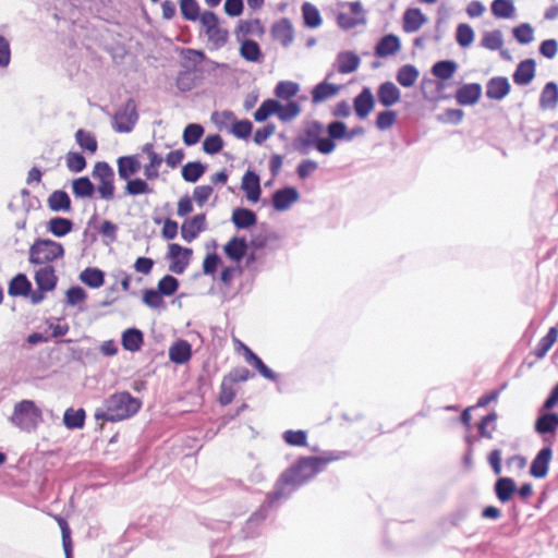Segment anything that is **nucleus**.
Returning <instances> with one entry per match:
<instances>
[{"label":"nucleus","mask_w":558,"mask_h":558,"mask_svg":"<svg viewBox=\"0 0 558 558\" xmlns=\"http://www.w3.org/2000/svg\"><path fill=\"white\" fill-rule=\"evenodd\" d=\"M420 76L418 70L412 64L402 65L397 72V82L403 87H412Z\"/></svg>","instance_id":"obj_41"},{"label":"nucleus","mask_w":558,"mask_h":558,"mask_svg":"<svg viewBox=\"0 0 558 558\" xmlns=\"http://www.w3.org/2000/svg\"><path fill=\"white\" fill-rule=\"evenodd\" d=\"M299 198V191L294 186H284L272 193L271 204L277 211H286L292 204L296 203Z\"/></svg>","instance_id":"obj_13"},{"label":"nucleus","mask_w":558,"mask_h":558,"mask_svg":"<svg viewBox=\"0 0 558 558\" xmlns=\"http://www.w3.org/2000/svg\"><path fill=\"white\" fill-rule=\"evenodd\" d=\"M121 344L125 351H140L144 344L143 331L135 327L125 329L121 336Z\"/></svg>","instance_id":"obj_21"},{"label":"nucleus","mask_w":558,"mask_h":558,"mask_svg":"<svg viewBox=\"0 0 558 558\" xmlns=\"http://www.w3.org/2000/svg\"><path fill=\"white\" fill-rule=\"evenodd\" d=\"M180 10L182 16L187 21H196L201 16L196 0H181Z\"/></svg>","instance_id":"obj_61"},{"label":"nucleus","mask_w":558,"mask_h":558,"mask_svg":"<svg viewBox=\"0 0 558 558\" xmlns=\"http://www.w3.org/2000/svg\"><path fill=\"white\" fill-rule=\"evenodd\" d=\"M328 137L327 140L345 141L347 142V125L341 121H332L327 126Z\"/></svg>","instance_id":"obj_59"},{"label":"nucleus","mask_w":558,"mask_h":558,"mask_svg":"<svg viewBox=\"0 0 558 558\" xmlns=\"http://www.w3.org/2000/svg\"><path fill=\"white\" fill-rule=\"evenodd\" d=\"M427 17L422 13L420 9H408L403 14V31L405 33L417 32L425 23Z\"/></svg>","instance_id":"obj_30"},{"label":"nucleus","mask_w":558,"mask_h":558,"mask_svg":"<svg viewBox=\"0 0 558 558\" xmlns=\"http://www.w3.org/2000/svg\"><path fill=\"white\" fill-rule=\"evenodd\" d=\"M504 45L502 33L498 29L492 32H485L481 39V46L485 49L496 51L501 49Z\"/></svg>","instance_id":"obj_50"},{"label":"nucleus","mask_w":558,"mask_h":558,"mask_svg":"<svg viewBox=\"0 0 558 558\" xmlns=\"http://www.w3.org/2000/svg\"><path fill=\"white\" fill-rule=\"evenodd\" d=\"M80 280L88 288L98 289L105 283V272L97 267H87L80 274Z\"/></svg>","instance_id":"obj_37"},{"label":"nucleus","mask_w":558,"mask_h":558,"mask_svg":"<svg viewBox=\"0 0 558 558\" xmlns=\"http://www.w3.org/2000/svg\"><path fill=\"white\" fill-rule=\"evenodd\" d=\"M278 110V100L276 99H267L262 102L259 108L254 113V119L257 122H264L270 116L276 114Z\"/></svg>","instance_id":"obj_57"},{"label":"nucleus","mask_w":558,"mask_h":558,"mask_svg":"<svg viewBox=\"0 0 558 558\" xmlns=\"http://www.w3.org/2000/svg\"><path fill=\"white\" fill-rule=\"evenodd\" d=\"M245 359L247 363L251 364L264 378L271 381L278 380V374L270 369L256 353L247 347H245Z\"/></svg>","instance_id":"obj_32"},{"label":"nucleus","mask_w":558,"mask_h":558,"mask_svg":"<svg viewBox=\"0 0 558 558\" xmlns=\"http://www.w3.org/2000/svg\"><path fill=\"white\" fill-rule=\"evenodd\" d=\"M349 12H340L337 15V23L342 29L349 31L359 25L366 24L365 11L360 1L350 2L348 4Z\"/></svg>","instance_id":"obj_11"},{"label":"nucleus","mask_w":558,"mask_h":558,"mask_svg":"<svg viewBox=\"0 0 558 558\" xmlns=\"http://www.w3.org/2000/svg\"><path fill=\"white\" fill-rule=\"evenodd\" d=\"M192 248L184 247L178 243H171L168 246L167 258L170 259L169 270L177 275H182L190 264Z\"/></svg>","instance_id":"obj_8"},{"label":"nucleus","mask_w":558,"mask_h":558,"mask_svg":"<svg viewBox=\"0 0 558 558\" xmlns=\"http://www.w3.org/2000/svg\"><path fill=\"white\" fill-rule=\"evenodd\" d=\"M179 287V280L172 275H165L157 283V289L167 298L175 294Z\"/></svg>","instance_id":"obj_53"},{"label":"nucleus","mask_w":558,"mask_h":558,"mask_svg":"<svg viewBox=\"0 0 558 558\" xmlns=\"http://www.w3.org/2000/svg\"><path fill=\"white\" fill-rule=\"evenodd\" d=\"M324 125L320 122H312L305 131L306 143L313 145L322 154H330L335 150L336 144L324 137Z\"/></svg>","instance_id":"obj_9"},{"label":"nucleus","mask_w":558,"mask_h":558,"mask_svg":"<svg viewBox=\"0 0 558 558\" xmlns=\"http://www.w3.org/2000/svg\"><path fill=\"white\" fill-rule=\"evenodd\" d=\"M204 134V128L197 123L187 124L183 131V142L186 146L195 145Z\"/></svg>","instance_id":"obj_55"},{"label":"nucleus","mask_w":558,"mask_h":558,"mask_svg":"<svg viewBox=\"0 0 558 558\" xmlns=\"http://www.w3.org/2000/svg\"><path fill=\"white\" fill-rule=\"evenodd\" d=\"M183 158L184 153L181 149L169 150L162 143H146L137 154L118 159V172L134 174L143 170L144 174H159L160 171L175 169Z\"/></svg>","instance_id":"obj_2"},{"label":"nucleus","mask_w":558,"mask_h":558,"mask_svg":"<svg viewBox=\"0 0 558 558\" xmlns=\"http://www.w3.org/2000/svg\"><path fill=\"white\" fill-rule=\"evenodd\" d=\"M283 441L292 447L307 446V432L304 429H287L282 433Z\"/></svg>","instance_id":"obj_49"},{"label":"nucleus","mask_w":558,"mask_h":558,"mask_svg":"<svg viewBox=\"0 0 558 558\" xmlns=\"http://www.w3.org/2000/svg\"><path fill=\"white\" fill-rule=\"evenodd\" d=\"M277 502H269V494L266 496L265 501L260 507L254 511L246 520L243 532L245 537L254 538L259 535L260 526L268 517L269 509L272 508Z\"/></svg>","instance_id":"obj_10"},{"label":"nucleus","mask_w":558,"mask_h":558,"mask_svg":"<svg viewBox=\"0 0 558 558\" xmlns=\"http://www.w3.org/2000/svg\"><path fill=\"white\" fill-rule=\"evenodd\" d=\"M534 76L535 61L533 59H526L518 64L512 77L517 85L524 86L531 83Z\"/></svg>","instance_id":"obj_27"},{"label":"nucleus","mask_w":558,"mask_h":558,"mask_svg":"<svg viewBox=\"0 0 558 558\" xmlns=\"http://www.w3.org/2000/svg\"><path fill=\"white\" fill-rule=\"evenodd\" d=\"M65 251L60 242L51 239L37 238L28 250V262L32 265L47 266L64 257Z\"/></svg>","instance_id":"obj_5"},{"label":"nucleus","mask_w":558,"mask_h":558,"mask_svg":"<svg viewBox=\"0 0 558 558\" xmlns=\"http://www.w3.org/2000/svg\"><path fill=\"white\" fill-rule=\"evenodd\" d=\"M474 38L475 33L469 24L461 23L457 26L456 40L460 47H470L473 44Z\"/></svg>","instance_id":"obj_52"},{"label":"nucleus","mask_w":558,"mask_h":558,"mask_svg":"<svg viewBox=\"0 0 558 558\" xmlns=\"http://www.w3.org/2000/svg\"><path fill=\"white\" fill-rule=\"evenodd\" d=\"M32 292V282L25 274L15 275L9 282L8 293L10 296L28 298Z\"/></svg>","instance_id":"obj_28"},{"label":"nucleus","mask_w":558,"mask_h":558,"mask_svg":"<svg viewBox=\"0 0 558 558\" xmlns=\"http://www.w3.org/2000/svg\"><path fill=\"white\" fill-rule=\"evenodd\" d=\"M253 124L248 120H241L233 122V126L229 130V133L234 135L236 138L245 140L252 133Z\"/></svg>","instance_id":"obj_64"},{"label":"nucleus","mask_w":558,"mask_h":558,"mask_svg":"<svg viewBox=\"0 0 558 558\" xmlns=\"http://www.w3.org/2000/svg\"><path fill=\"white\" fill-rule=\"evenodd\" d=\"M48 207L56 213H68L71 210V198L63 190L53 191L48 197Z\"/></svg>","instance_id":"obj_33"},{"label":"nucleus","mask_w":558,"mask_h":558,"mask_svg":"<svg viewBox=\"0 0 558 558\" xmlns=\"http://www.w3.org/2000/svg\"><path fill=\"white\" fill-rule=\"evenodd\" d=\"M143 303L154 310L165 307L163 295L157 288H149L143 291Z\"/></svg>","instance_id":"obj_54"},{"label":"nucleus","mask_w":558,"mask_h":558,"mask_svg":"<svg viewBox=\"0 0 558 558\" xmlns=\"http://www.w3.org/2000/svg\"><path fill=\"white\" fill-rule=\"evenodd\" d=\"M11 424L23 432H34L43 422V411L33 400L24 399L14 404Z\"/></svg>","instance_id":"obj_4"},{"label":"nucleus","mask_w":558,"mask_h":558,"mask_svg":"<svg viewBox=\"0 0 558 558\" xmlns=\"http://www.w3.org/2000/svg\"><path fill=\"white\" fill-rule=\"evenodd\" d=\"M494 493L501 504L509 502L517 493V484L512 477L499 476L494 484Z\"/></svg>","instance_id":"obj_18"},{"label":"nucleus","mask_w":558,"mask_h":558,"mask_svg":"<svg viewBox=\"0 0 558 558\" xmlns=\"http://www.w3.org/2000/svg\"><path fill=\"white\" fill-rule=\"evenodd\" d=\"M235 114L232 111L225 110L222 112H215L211 116L213 122L220 131H228L233 126Z\"/></svg>","instance_id":"obj_56"},{"label":"nucleus","mask_w":558,"mask_h":558,"mask_svg":"<svg viewBox=\"0 0 558 558\" xmlns=\"http://www.w3.org/2000/svg\"><path fill=\"white\" fill-rule=\"evenodd\" d=\"M337 69L341 74H349L357 70L361 60L359 56L352 51H343L337 56Z\"/></svg>","instance_id":"obj_31"},{"label":"nucleus","mask_w":558,"mask_h":558,"mask_svg":"<svg viewBox=\"0 0 558 558\" xmlns=\"http://www.w3.org/2000/svg\"><path fill=\"white\" fill-rule=\"evenodd\" d=\"M74 223L65 217H52L47 222V231L57 238H63L73 230Z\"/></svg>","instance_id":"obj_34"},{"label":"nucleus","mask_w":558,"mask_h":558,"mask_svg":"<svg viewBox=\"0 0 558 558\" xmlns=\"http://www.w3.org/2000/svg\"><path fill=\"white\" fill-rule=\"evenodd\" d=\"M340 90L336 84L322 82L317 84L312 90V101L317 105L335 97Z\"/></svg>","instance_id":"obj_35"},{"label":"nucleus","mask_w":558,"mask_h":558,"mask_svg":"<svg viewBox=\"0 0 558 558\" xmlns=\"http://www.w3.org/2000/svg\"><path fill=\"white\" fill-rule=\"evenodd\" d=\"M272 36L275 40L283 47H289L293 39V26L288 19H282L272 26Z\"/></svg>","instance_id":"obj_26"},{"label":"nucleus","mask_w":558,"mask_h":558,"mask_svg":"<svg viewBox=\"0 0 558 558\" xmlns=\"http://www.w3.org/2000/svg\"><path fill=\"white\" fill-rule=\"evenodd\" d=\"M302 17L304 25L308 28H318L323 23L319 10L311 2L303 3Z\"/></svg>","instance_id":"obj_40"},{"label":"nucleus","mask_w":558,"mask_h":558,"mask_svg":"<svg viewBox=\"0 0 558 558\" xmlns=\"http://www.w3.org/2000/svg\"><path fill=\"white\" fill-rule=\"evenodd\" d=\"M234 397L235 390L233 389V385L230 383V380L222 378L218 396V402L220 403V405L226 407L233 401Z\"/></svg>","instance_id":"obj_63"},{"label":"nucleus","mask_w":558,"mask_h":558,"mask_svg":"<svg viewBox=\"0 0 558 558\" xmlns=\"http://www.w3.org/2000/svg\"><path fill=\"white\" fill-rule=\"evenodd\" d=\"M206 229L205 214H198L186 219L181 226V236L186 242L195 240Z\"/></svg>","instance_id":"obj_14"},{"label":"nucleus","mask_w":558,"mask_h":558,"mask_svg":"<svg viewBox=\"0 0 558 558\" xmlns=\"http://www.w3.org/2000/svg\"><path fill=\"white\" fill-rule=\"evenodd\" d=\"M482 95V86L477 83L464 84L456 94L458 104L462 106H470L477 102Z\"/></svg>","instance_id":"obj_23"},{"label":"nucleus","mask_w":558,"mask_h":558,"mask_svg":"<svg viewBox=\"0 0 558 558\" xmlns=\"http://www.w3.org/2000/svg\"><path fill=\"white\" fill-rule=\"evenodd\" d=\"M400 49L401 43L399 37L389 34L379 39L375 47V54L379 58H387L397 53Z\"/></svg>","instance_id":"obj_25"},{"label":"nucleus","mask_w":558,"mask_h":558,"mask_svg":"<svg viewBox=\"0 0 558 558\" xmlns=\"http://www.w3.org/2000/svg\"><path fill=\"white\" fill-rule=\"evenodd\" d=\"M553 459L551 445L543 447L534 457L530 466V475L534 478H544L548 474L549 463Z\"/></svg>","instance_id":"obj_12"},{"label":"nucleus","mask_w":558,"mask_h":558,"mask_svg":"<svg viewBox=\"0 0 558 558\" xmlns=\"http://www.w3.org/2000/svg\"><path fill=\"white\" fill-rule=\"evenodd\" d=\"M86 413L85 410L80 408L74 410L69 408L63 414V424L68 429H80L85 425Z\"/></svg>","instance_id":"obj_39"},{"label":"nucleus","mask_w":558,"mask_h":558,"mask_svg":"<svg viewBox=\"0 0 558 558\" xmlns=\"http://www.w3.org/2000/svg\"><path fill=\"white\" fill-rule=\"evenodd\" d=\"M534 429L539 435H555L558 429V414L555 412L538 411Z\"/></svg>","instance_id":"obj_17"},{"label":"nucleus","mask_w":558,"mask_h":558,"mask_svg":"<svg viewBox=\"0 0 558 558\" xmlns=\"http://www.w3.org/2000/svg\"><path fill=\"white\" fill-rule=\"evenodd\" d=\"M354 111L360 119H365L373 110L375 100L369 88L364 87L354 98Z\"/></svg>","instance_id":"obj_20"},{"label":"nucleus","mask_w":558,"mask_h":558,"mask_svg":"<svg viewBox=\"0 0 558 558\" xmlns=\"http://www.w3.org/2000/svg\"><path fill=\"white\" fill-rule=\"evenodd\" d=\"M72 190L76 197H92L95 185L90 182L89 177H77L72 183Z\"/></svg>","instance_id":"obj_45"},{"label":"nucleus","mask_w":558,"mask_h":558,"mask_svg":"<svg viewBox=\"0 0 558 558\" xmlns=\"http://www.w3.org/2000/svg\"><path fill=\"white\" fill-rule=\"evenodd\" d=\"M142 407V401L128 391H119L110 395L101 407L95 410V418L106 422H119L134 416Z\"/></svg>","instance_id":"obj_3"},{"label":"nucleus","mask_w":558,"mask_h":558,"mask_svg":"<svg viewBox=\"0 0 558 558\" xmlns=\"http://www.w3.org/2000/svg\"><path fill=\"white\" fill-rule=\"evenodd\" d=\"M301 113V106L299 102L290 100L286 105L281 104L278 100V110L276 111V116L282 122H290L299 117Z\"/></svg>","instance_id":"obj_43"},{"label":"nucleus","mask_w":558,"mask_h":558,"mask_svg":"<svg viewBox=\"0 0 558 558\" xmlns=\"http://www.w3.org/2000/svg\"><path fill=\"white\" fill-rule=\"evenodd\" d=\"M558 105V85L555 82H548L539 97V107L543 110H553Z\"/></svg>","instance_id":"obj_36"},{"label":"nucleus","mask_w":558,"mask_h":558,"mask_svg":"<svg viewBox=\"0 0 558 558\" xmlns=\"http://www.w3.org/2000/svg\"><path fill=\"white\" fill-rule=\"evenodd\" d=\"M138 119L134 100L129 99L113 117V129L119 133H129Z\"/></svg>","instance_id":"obj_7"},{"label":"nucleus","mask_w":558,"mask_h":558,"mask_svg":"<svg viewBox=\"0 0 558 558\" xmlns=\"http://www.w3.org/2000/svg\"><path fill=\"white\" fill-rule=\"evenodd\" d=\"M457 68L453 60L438 61L432 66V74L440 80H449L456 73Z\"/></svg>","instance_id":"obj_44"},{"label":"nucleus","mask_w":558,"mask_h":558,"mask_svg":"<svg viewBox=\"0 0 558 558\" xmlns=\"http://www.w3.org/2000/svg\"><path fill=\"white\" fill-rule=\"evenodd\" d=\"M510 93V84L507 77L496 76L486 84V96L493 100H501Z\"/></svg>","instance_id":"obj_19"},{"label":"nucleus","mask_w":558,"mask_h":558,"mask_svg":"<svg viewBox=\"0 0 558 558\" xmlns=\"http://www.w3.org/2000/svg\"><path fill=\"white\" fill-rule=\"evenodd\" d=\"M59 526L61 529L62 535V546L64 550L65 558H72L73 545L71 539V529L65 519H58Z\"/></svg>","instance_id":"obj_58"},{"label":"nucleus","mask_w":558,"mask_h":558,"mask_svg":"<svg viewBox=\"0 0 558 558\" xmlns=\"http://www.w3.org/2000/svg\"><path fill=\"white\" fill-rule=\"evenodd\" d=\"M87 298L86 291L80 286H73L65 292V302L70 306H76L83 303Z\"/></svg>","instance_id":"obj_62"},{"label":"nucleus","mask_w":558,"mask_h":558,"mask_svg":"<svg viewBox=\"0 0 558 558\" xmlns=\"http://www.w3.org/2000/svg\"><path fill=\"white\" fill-rule=\"evenodd\" d=\"M248 242L244 236H232L225 245L226 256L234 263H240L247 253Z\"/></svg>","instance_id":"obj_15"},{"label":"nucleus","mask_w":558,"mask_h":558,"mask_svg":"<svg viewBox=\"0 0 558 558\" xmlns=\"http://www.w3.org/2000/svg\"><path fill=\"white\" fill-rule=\"evenodd\" d=\"M35 282L38 290L41 292H50L56 289L58 283V277L53 266H43L35 272Z\"/></svg>","instance_id":"obj_16"},{"label":"nucleus","mask_w":558,"mask_h":558,"mask_svg":"<svg viewBox=\"0 0 558 558\" xmlns=\"http://www.w3.org/2000/svg\"><path fill=\"white\" fill-rule=\"evenodd\" d=\"M122 179H126V185H125V192L129 195H142V194H148L151 193L153 190L149 187V185L144 181L143 179L135 177L134 179H131V177H121Z\"/></svg>","instance_id":"obj_51"},{"label":"nucleus","mask_w":558,"mask_h":558,"mask_svg":"<svg viewBox=\"0 0 558 558\" xmlns=\"http://www.w3.org/2000/svg\"><path fill=\"white\" fill-rule=\"evenodd\" d=\"M241 189L245 192L247 201L256 203L260 198V177H242Z\"/></svg>","instance_id":"obj_38"},{"label":"nucleus","mask_w":558,"mask_h":558,"mask_svg":"<svg viewBox=\"0 0 558 558\" xmlns=\"http://www.w3.org/2000/svg\"><path fill=\"white\" fill-rule=\"evenodd\" d=\"M192 357V347L183 339L175 341L169 349V359L172 363L182 365Z\"/></svg>","instance_id":"obj_24"},{"label":"nucleus","mask_w":558,"mask_h":558,"mask_svg":"<svg viewBox=\"0 0 558 558\" xmlns=\"http://www.w3.org/2000/svg\"><path fill=\"white\" fill-rule=\"evenodd\" d=\"M558 337V328L550 327L547 333L538 341L536 348L533 351V354L537 359H543L547 352L550 350L553 344L556 342Z\"/></svg>","instance_id":"obj_42"},{"label":"nucleus","mask_w":558,"mask_h":558,"mask_svg":"<svg viewBox=\"0 0 558 558\" xmlns=\"http://www.w3.org/2000/svg\"><path fill=\"white\" fill-rule=\"evenodd\" d=\"M347 456L345 451H324L322 456L300 457L279 476L274 490L269 493V502L289 498L295 490L322 473L330 462Z\"/></svg>","instance_id":"obj_1"},{"label":"nucleus","mask_w":558,"mask_h":558,"mask_svg":"<svg viewBox=\"0 0 558 558\" xmlns=\"http://www.w3.org/2000/svg\"><path fill=\"white\" fill-rule=\"evenodd\" d=\"M201 25L207 36L210 49H220L228 40V31L219 24L217 15L211 11H205L199 16Z\"/></svg>","instance_id":"obj_6"},{"label":"nucleus","mask_w":558,"mask_h":558,"mask_svg":"<svg viewBox=\"0 0 558 558\" xmlns=\"http://www.w3.org/2000/svg\"><path fill=\"white\" fill-rule=\"evenodd\" d=\"M513 36L518 43L527 45L534 40V31L529 23H522L513 28Z\"/></svg>","instance_id":"obj_60"},{"label":"nucleus","mask_w":558,"mask_h":558,"mask_svg":"<svg viewBox=\"0 0 558 558\" xmlns=\"http://www.w3.org/2000/svg\"><path fill=\"white\" fill-rule=\"evenodd\" d=\"M231 221L239 230L248 229L256 225L257 216L248 208L236 207L233 209Z\"/></svg>","instance_id":"obj_29"},{"label":"nucleus","mask_w":558,"mask_h":558,"mask_svg":"<svg viewBox=\"0 0 558 558\" xmlns=\"http://www.w3.org/2000/svg\"><path fill=\"white\" fill-rule=\"evenodd\" d=\"M377 97L383 106L391 107L400 100L401 92L395 83L385 82L378 86Z\"/></svg>","instance_id":"obj_22"},{"label":"nucleus","mask_w":558,"mask_h":558,"mask_svg":"<svg viewBox=\"0 0 558 558\" xmlns=\"http://www.w3.org/2000/svg\"><path fill=\"white\" fill-rule=\"evenodd\" d=\"M515 11L512 0H494L492 3V13L497 19H510Z\"/></svg>","instance_id":"obj_48"},{"label":"nucleus","mask_w":558,"mask_h":558,"mask_svg":"<svg viewBox=\"0 0 558 558\" xmlns=\"http://www.w3.org/2000/svg\"><path fill=\"white\" fill-rule=\"evenodd\" d=\"M240 54L243 59L250 62H258L262 58L258 44L252 39L243 40L240 47Z\"/></svg>","instance_id":"obj_46"},{"label":"nucleus","mask_w":558,"mask_h":558,"mask_svg":"<svg viewBox=\"0 0 558 558\" xmlns=\"http://www.w3.org/2000/svg\"><path fill=\"white\" fill-rule=\"evenodd\" d=\"M300 92V85L292 81H281L275 87V95L279 99L290 100Z\"/></svg>","instance_id":"obj_47"}]
</instances>
